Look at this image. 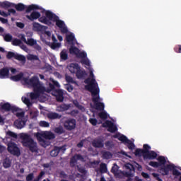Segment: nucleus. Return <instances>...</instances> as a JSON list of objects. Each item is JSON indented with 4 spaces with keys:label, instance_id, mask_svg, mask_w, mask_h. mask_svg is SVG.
I'll list each match as a JSON object with an SVG mask.
<instances>
[{
    "label": "nucleus",
    "instance_id": "24",
    "mask_svg": "<svg viewBox=\"0 0 181 181\" xmlns=\"http://www.w3.org/2000/svg\"><path fill=\"white\" fill-rule=\"evenodd\" d=\"M26 18L27 19H29V21H31V22H33V21L39 19V18H40V13L37 11H33L30 16L27 15Z\"/></svg>",
    "mask_w": 181,
    "mask_h": 181
},
{
    "label": "nucleus",
    "instance_id": "50",
    "mask_svg": "<svg viewBox=\"0 0 181 181\" xmlns=\"http://www.w3.org/2000/svg\"><path fill=\"white\" fill-rule=\"evenodd\" d=\"M3 166L5 169H8V168H11V161L9 160H6L3 163Z\"/></svg>",
    "mask_w": 181,
    "mask_h": 181
},
{
    "label": "nucleus",
    "instance_id": "11",
    "mask_svg": "<svg viewBox=\"0 0 181 181\" xmlns=\"http://www.w3.org/2000/svg\"><path fill=\"white\" fill-rule=\"evenodd\" d=\"M52 95L55 97V100L57 103H63L64 101V92L62 89L53 90L51 93Z\"/></svg>",
    "mask_w": 181,
    "mask_h": 181
},
{
    "label": "nucleus",
    "instance_id": "48",
    "mask_svg": "<svg viewBox=\"0 0 181 181\" xmlns=\"http://www.w3.org/2000/svg\"><path fill=\"white\" fill-rule=\"evenodd\" d=\"M37 115H39V112L37 111H32L30 112V117L32 118V119L37 118Z\"/></svg>",
    "mask_w": 181,
    "mask_h": 181
},
{
    "label": "nucleus",
    "instance_id": "38",
    "mask_svg": "<svg viewBox=\"0 0 181 181\" xmlns=\"http://www.w3.org/2000/svg\"><path fill=\"white\" fill-rule=\"evenodd\" d=\"M98 117L101 119H107L108 118V114H107L106 112H100L98 113Z\"/></svg>",
    "mask_w": 181,
    "mask_h": 181
},
{
    "label": "nucleus",
    "instance_id": "31",
    "mask_svg": "<svg viewBox=\"0 0 181 181\" xmlns=\"http://www.w3.org/2000/svg\"><path fill=\"white\" fill-rule=\"evenodd\" d=\"M54 132H55V134H57L58 135H62V134H64L66 131H64V129L63 128V127L59 126L58 127L54 128Z\"/></svg>",
    "mask_w": 181,
    "mask_h": 181
},
{
    "label": "nucleus",
    "instance_id": "30",
    "mask_svg": "<svg viewBox=\"0 0 181 181\" xmlns=\"http://www.w3.org/2000/svg\"><path fill=\"white\" fill-rule=\"evenodd\" d=\"M12 6V3L9 1H3L0 2V8H3L4 9H8V8H11Z\"/></svg>",
    "mask_w": 181,
    "mask_h": 181
},
{
    "label": "nucleus",
    "instance_id": "28",
    "mask_svg": "<svg viewBox=\"0 0 181 181\" xmlns=\"http://www.w3.org/2000/svg\"><path fill=\"white\" fill-rule=\"evenodd\" d=\"M25 124L26 123L23 120H16L14 122V125L18 129H22V128H23V127H25Z\"/></svg>",
    "mask_w": 181,
    "mask_h": 181
},
{
    "label": "nucleus",
    "instance_id": "26",
    "mask_svg": "<svg viewBox=\"0 0 181 181\" xmlns=\"http://www.w3.org/2000/svg\"><path fill=\"white\" fill-rule=\"evenodd\" d=\"M80 69V66H78V64L75 63V64H71L69 68V70L72 74H76Z\"/></svg>",
    "mask_w": 181,
    "mask_h": 181
},
{
    "label": "nucleus",
    "instance_id": "2",
    "mask_svg": "<svg viewBox=\"0 0 181 181\" xmlns=\"http://www.w3.org/2000/svg\"><path fill=\"white\" fill-rule=\"evenodd\" d=\"M24 84L30 86L34 92L30 93V100H37L40 97V94L46 93V88L43 86V83L39 80V77L34 76L30 79L23 78Z\"/></svg>",
    "mask_w": 181,
    "mask_h": 181
},
{
    "label": "nucleus",
    "instance_id": "57",
    "mask_svg": "<svg viewBox=\"0 0 181 181\" xmlns=\"http://www.w3.org/2000/svg\"><path fill=\"white\" fill-rule=\"evenodd\" d=\"M174 51L175 53H181V45H177L174 47Z\"/></svg>",
    "mask_w": 181,
    "mask_h": 181
},
{
    "label": "nucleus",
    "instance_id": "34",
    "mask_svg": "<svg viewBox=\"0 0 181 181\" xmlns=\"http://www.w3.org/2000/svg\"><path fill=\"white\" fill-rule=\"evenodd\" d=\"M158 160L160 166H162V165H165L166 164V158H165L164 156H158Z\"/></svg>",
    "mask_w": 181,
    "mask_h": 181
},
{
    "label": "nucleus",
    "instance_id": "12",
    "mask_svg": "<svg viewBox=\"0 0 181 181\" xmlns=\"http://www.w3.org/2000/svg\"><path fill=\"white\" fill-rule=\"evenodd\" d=\"M76 119H68L64 122V127L66 131H73L76 129Z\"/></svg>",
    "mask_w": 181,
    "mask_h": 181
},
{
    "label": "nucleus",
    "instance_id": "49",
    "mask_svg": "<svg viewBox=\"0 0 181 181\" xmlns=\"http://www.w3.org/2000/svg\"><path fill=\"white\" fill-rule=\"evenodd\" d=\"M4 39L5 42H12V35L11 34H6Z\"/></svg>",
    "mask_w": 181,
    "mask_h": 181
},
{
    "label": "nucleus",
    "instance_id": "22",
    "mask_svg": "<svg viewBox=\"0 0 181 181\" xmlns=\"http://www.w3.org/2000/svg\"><path fill=\"white\" fill-rule=\"evenodd\" d=\"M23 78H28V80H30L29 76L23 77V72H20L18 74L11 77V80H12L13 81H21V80H22V81L25 83V81L23 80Z\"/></svg>",
    "mask_w": 181,
    "mask_h": 181
},
{
    "label": "nucleus",
    "instance_id": "20",
    "mask_svg": "<svg viewBox=\"0 0 181 181\" xmlns=\"http://www.w3.org/2000/svg\"><path fill=\"white\" fill-rule=\"evenodd\" d=\"M125 168L129 170V172H126V176H127L128 177H131V176H132V173H135V167H134L132 164L129 163L125 165Z\"/></svg>",
    "mask_w": 181,
    "mask_h": 181
},
{
    "label": "nucleus",
    "instance_id": "56",
    "mask_svg": "<svg viewBox=\"0 0 181 181\" xmlns=\"http://www.w3.org/2000/svg\"><path fill=\"white\" fill-rule=\"evenodd\" d=\"M59 47H60V43L52 42L51 44V49H53V50H54V49H57Z\"/></svg>",
    "mask_w": 181,
    "mask_h": 181
},
{
    "label": "nucleus",
    "instance_id": "25",
    "mask_svg": "<svg viewBox=\"0 0 181 181\" xmlns=\"http://www.w3.org/2000/svg\"><path fill=\"white\" fill-rule=\"evenodd\" d=\"M158 158V153L155 152L154 151H148L146 155H144V160L145 159H150L153 160L156 159Z\"/></svg>",
    "mask_w": 181,
    "mask_h": 181
},
{
    "label": "nucleus",
    "instance_id": "19",
    "mask_svg": "<svg viewBox=\"0 0 181 181\" xmlns=\"http://www.w3.org/2000/svg\"><path fill=\"white\" fill-rule=\"evenodd\" d=\"M94 148H104V140L103 139H95L92 141Z\"/></svg>",
    "mask_w": 181,
    "mask_h": 181
},
{
    "label": "nucleus",
    "instance_id": "41",
    "mask_svg": "<svg viewBox=\"0 0 181 181\" xmlns=\"http://www.w3.org/2000/svg\"><path fill=\"white\" fill-rule=\"evenodd\" d=\"M25 44L28 46H35V45H36V41L33 38H29Z\"/></svg>",
    "mask_w": 181,
    "mask_h": 181
},
{
    "label": "nucleus",
    "instance_id": "54",
    "mask_svg": "<svg viewBox=\"0 0 181 181\" xmlns=\"http://www.w3.org/2000/svg\"><path fill=\"white\" fill-rule=\"evenodd\" d=\"M89 122H90V124L92 125H93V127H95V125H97V124L98 122V120H97V119H95V118H90L89 119Z\"/></svg>",
    "mask_w": 181,
    "mask_h": 181
},
{
    "label": "nucleus",
    "instance_id": "45",
    "mask_svg": "<svg viewBox=\"0 0 181 181\" xmlns=\"http://www.w3.org/2000/svg\"><path fill=\"white\" fill-rule=\"evenodd\" d=\"M149 151H151L150 146L148 144H144L143 151L144 152L145 155H146V153H148V152H150Z\"/></svg>",
    "mask_w": 181,
    "mask_h": 181
},
{
    "label": "nucleus",
    "instance_id": "39",
    "mask_svg": "<svg viewBox=\"0 0 181 181\" xmlns=\"http://www.w3.org/2000/svg\"><path fill=\"white\" fill-rule=\"evenodd\" d=\"M56 136L51 132H46V139H54Z\"/></svg>",
    "mask_w": 181,
    "mask_h": 181
},
{
    "label": "nucleus",
    "instance_id": "23",
    "mask_svg": "<svg viewBox=\"0 0 181 181\" xmlns=\"http://www.w3.org/2000/svg\"><path fill=\"white\" fill-rule=\"evenodd\" d=\"M9 77V68L4 67L0 69V78H8Z\"/></svg>",
    "mask_w": 181,
    "mask_h": 181
},
{
    "label": "nucleus",
    "instance_id": "44",
    "mask_svg": "<svg viewBox=\"0 0 181 181\" xmlns=\"http://www.w3.org/2000/svg\"><path fill=\"white\" fill-rule=\"evenodd\" d=\"M6 135L8 136H11V138H14L15 139H16V138H18V134H16V133L11 132V131H8L6 132Z\"/></svg>",
    "mask_w": 181,
    "mask_h": 181
},
{
    "label": "nucleus",
    "instance_id": "15",
    "mask_svg": "<svg viewBox=\"0 0 181 181\" xmlns=\"http://www.w3.org/2000/svg\"><path fill=\"white\" fill-rule=\"evenodd\" d=\"M66 151V146H54V149L50 151V156H52V158H56L59 155V153L62 152V153H64Z\"/></svg>",
    "mask_w": 181,
    "mask_h": 181
},
{
    "label": "nucleus",
    "instance_id": "37",
    "mask_svg": "<svg viewBox=\"0 0 181 181\" xmlns=\"http://www.w3.org/2000/svg\"><path fill=\"white\" fill-rule=\"evenodd\" d=\"M60 57L61 60L66 61L67 59H69V54H67V52L64 50H62L60 53Z\"/></svg>",
    "mask_w": 181,
    "mask_h": 181
},
{
    "label": "nucleus",
    "instance_id": "32",
    "mask_svg": "<svg viewBox=\"0 0 181 181\" xmlns=\"http://www.w3.org/2000/svg\"><path fill=\"white\" fill-rule=\"evenodd\" d=\"M76 77L77 78H83L84 76H86V71H81V69H78V71H76Z\"/></svg>",
    "mask_w": 181,
    "mask_h": 181
},
{
    "label": "nucleus",
    "instance_id": "60",
    "mask_svg": "<svg viewBox=\"0 0 181 181\" xmlns=\"http://www.w3.org/2000/svg\"><path fill=\"white\" fill-rule=\"evenodd\" d=\"M74 104L79 110H83V108H84V107H83V105H80L78 101L74 102Z\"/></svg>",
    "mask_w": 181,
    "mask_h": 181
},
{
    "label": "nucleus",
    "instance_id": "59",
    "mask_svg": "<svg viewBox=\"0 0 181 181\" xmlns=\"http://www.w3.org/2000/svg\"><path fill=\"white\" fill-rule=\"evenodd\" d=\"M78 171L80 173H83V174H86V168H84L83 167H78Z\"/></svg>",
    "mask_w": 181,
    "mask_h": 181
},
{
    "label": "nucleus",
    "instance_id": "58",
    "mask_svg": "<svg viewBox=\"0 0 181 181\" xmlns=\"http://www.w3.org/2000/svg\"><path fill=\"white\" fill-rule=\"evenodd\" d=\"M152 176H153V177H155L156 180H157L158 181H163V180H162V178H160V177H159V174H158V173H152Z\"/></svg>",
    "mask_w": 181,
    "mask_h": 181
},
{
    "label": "nucleus",
    "instance_id": "27",
    "mask_svg": "<svg viewBox=\"0 0 181 181\" xmlns=\"http://www.w3.org/2000/svg\"><path fill=\"white\" fill-rule=\"evenodd\" d=\"M47 118L49 119H60L62 118V115H59V113L51 112L47 115Z\"/></svg>",
    "mask_w": 181,
    "mask_h": 181
},
{
    "label": "nucleus",
    "instance_id": "63",
    "mask_svg": "<svg viewBox=\"0 0 181 181\" xmlns=\"http://www.w3.org/2000/svg\"><path fill=\"white\" fill-rule=\"evenodd\" d=\"M16 26L18 28H20V29H23V28H25V24L23 23H16Z\"/></svg>",
    "mask_w": 181,
    "mask_h": 181
},
{
    "label": "nucleus",
    "instance_id": "16",
    "mask_svg": "<svg viewBox=\"0 0 181 181\" xmlns=\"http://www.w3.org/2000/svg\"><path fill=\"white\" fill-rule=\"evenodd\" d=\"M49 80L51 81V83L49 84V88L46 89V93H50L51 91V93H52V91L58 90V89H56V87L57 88L60 87V84H59V82H57V81H54V79L52 78H50Z\"/></svg>",
    "mask_w": 181,
    "mask_h": 181
},
{
    "label": "nucleus",
    "instance_id": "64",
    "mask_svg": "<svg viewBox=\"0 0 181 181\" xmlns=\"http://www.w3.org/2000/svg\"><path fill=\"white\" fill-rule=\"evenodd\" d=\"M38 19L39 22H41L42 23H46V16L40 17Z\"/></svg>",
    "mask_w": 181,
    "mask_h": 181
},
{
    "label": "nucleus",
    "instance_id": "36",
    "mask_svg": "<svg viewBox=\"0 0 181 181\" xmlns=\"http://www.w3.org/2000/svg\"><path fill=\"white\" fill-rule=\"evenodd\" d=\"M112 173L115 175V176H118L119 175V170L118 169V165H115L111 169Z\"/></svg>",
    "mask_w": 181,
    "mask_h": 181
},
{
    "label": "nucleus",
    "instance_id": "33",
    "mask_svg": "<svg viewBox=\"0 0 181 181\" xmlns=\"http://www.w3.org/2000/svg\"><path fill=\"white\" fill-rule=\"evenodd\" d=\"M135 156H143L144 158L145 153L142 148H136L134 152Z\"/></svg>",
    "mask_w": 181,
    "mask_h": 181
},
{
    "label": "nucleus",
    "instance_id": "46",
    "mask_svg": "<svg viewBox=\"0 0 181 181\" xmlns=\"http://www.w3.org/2000/svg\"><path fill=\"white\" fill-rule=\"evenodd\" d=\"M100 172L102 173H105L107 172V164H105V163L100 164Z\"/></svg>",
    "mask_w": 181,
    "mask_h": 181
},
{
    "label": "nucleus",
    "instance_id": "13",
    "mask_svg": "<svg viewBox=\"0 0 181 181\" xmlns=\"http://www.w3.org/2000/svg\"><path fill=\"white\" fill-rule=\"evenodd\" d=\"M0 110H4L6 112L11 111L12 112H18V111H19V107L12 106L9 103H6L2 105L0 104Z\"/></svg>",
    "mask_w": 181,
    "mask_h": 181
},
{
    "label": "nucleus",
    "instance_id": "6",
    "mask_svg": "<svg viewBox=\"0 0 181 181\" xmlns=\"http://www.w3.org/2000/svg\"><path fill=\"white\" fill-rule=\"evenodd\" d=\"M113 138L118 139V141H120V142H122V144H124V145L127 144V148L130 149V151L135 149V144H134L131 140L128 139L125 135L122 134L119 136V134H117L113 136Z\"/></svg>",
    "mask_w": 181,
    "mask_h": 181
},
{
    "label": "nucleus",
    "instance_id": "53",
    "mask_svg": "<svg viewBox=\"0 0 181 181\" xmlns=\"http://www.w3.org/2000/svg\"><path fill=\"white\" fill-rule=\"evenodd\" d=\"M34 177H35V175H34L33 173H31L26 176L25 180L26 181H32V180H33Z\"/></svg>",
    "mask_w": 181,
    "mask_h": 181
},
{
    "label": "nucleus",
    "instance_id": "7",
    "mask_svg": "<svg viewBox=\"0 0 181 181\" xmlns=\"http://www.w3.org/2000/svg\"><path fill=\"white\" fill-rule=\"evenodd\" d=\"M7 151L13 156H21V148L15 142L10 141L7 144Z\"/></svg>",
    "mask_w": 181,
    "mask_h": 181
},
{
    "label": "nucleus",
    "instance_id": "29",
    "mask_svg": "<svg viewBox=\"0 0 181 181\" xmlns=\"http://www.w3.org/2000/svg\"><path fill=\"white\" fill-rule=\"evenodd\" d=\"M22 101L27 105L28 109L32 108V105H33V102L30 101V99L28 98H22Z\"/></svg>",
    "mask_w": 181,
    "mask_h": 181
},
{
    "label": "nucleus",
    "instance_id": "5",
    "mask_svg": "<svg viewBox=\"0 0 181 181\" xmlns=\"http://www.w3.org/2000/svg\"><path fill=\"white\" fill-rule=\"evenodd\" d=\"M11 8H15L16 11H18V12H23V11L26 9L25 12L27 13H29V12H32V11H36L37 9H40L39 6L36 4H31L27 6L26 5L22 3H19L18 4H11Z\"/></svg>",
    "mask_w": 181,
    "mask_h": 181
},
{
    "label": "nucleus",
    "instance_id": "52",
    "mask_svg": "<svg viewBox=\"0 0 181 181\" xmlns=\"http://www.w3.org/2000/svg\"><path fill=\"white\" fill-rule=\"evenodd\" d=\"M81 63L82 64H85L86 66H90V60L86 57L82 58Z\"/></svg>",
    "mask_w": 181,
    "mask_h": 181
},
{
    "label": "nucleus",
    "instance_id": "18",
    "mask_svg": "<svg viewBox=\"0 0 181 181\" xmlns=\"http://www.w3.org/2000/svg\"><path fill=\"white\" fill-rule=\"evenodd\" d=\"M34 135L39 142H43L45 145L42 146L46 148V141L45 140L46 139V132H37Z\"/></svg>",
    "mask_w": 181,
    "mask_h": 181
},
{
    "label": "nucleus",
    "instance_id": "43",
    "mask_svg": "<svg viewBox=\"0 0 181 181\" xmlns=\"http://www.w3.org/2000/svg\"><path fill=\"white\" fill-rule=\"evenodd\" d=\"M77 164V158H76V156H73L70 160V165L71 168H74L76 165Z\"/></svg>",
    "mask_w": 181,
    "mask_h": 181
},
{
    "label": "nucleus",
    "instance_id": "61",
    "mask_svg": "<svg viewBox=\"0 0 181 181\" xmlns=\"http://www.w3.org/2000/svg\"><path fill=\"white\" fill-rule=\"evenodd\" d=\"M60 177H62V179H66L67 177V174L64 171H61L60 173Z\"/></svg>",
    "mask_w": 181,
    "mask_h": 181
},
{
    "label": "nucleus",
    "instance_id": "55",
    "mask_svg": "<svg viewBox=\"0 0 181 181\" xmlns=\"http://www.w3.org/2000/svg\"><path fill=\"white\" fill-rule=\"evenodd\" d=\"M65 80L67 83H74V80L73 79V77H71L70 76H66Z\"/></svg>",
    "mask_w": 181,
    "mask_h": 181
},
{
    "label": "nucleus",
    "instance_id": "42",
    "mask_svg": "<svg viewBox=\"0 0 181 181\" xmlns=\"http://www.w3.org/2000/svg\"><path fill=\"white\" fill-rule=\"evenodd\" d=\"M13 46H20V45H22V40L20 39L15 38L12 41Z\"/></svg>",
    "mask_w": 181,
    "mask_h": 181
},
{
    "label": "nucleus",
    "instance_id": "47",
    "mask_svg": "<svg viewBox=\"0 0 181 181\" xmlns=\"http://www.w3.org/2000/svg\"><path fill=\"white\" fill-rule=\"evenodd\" d=\"M172 170H173V176H180V175H181L180 172L179 171V170H177V169L175 168V165H173V168H172Z\"/></svg>",
    "mask_w": 181,
    "mask_h": 181
},
{
    "label": "nucleus",
    "instance_id": "14",
    "mask_svg": "<svg viewBox=\"0 0 181 181\" xmlns=\"http://www.w3.org/2000/svg\"><path fill=\"white\" fill-rule=\"evenodd\" d=\"M103 128H107L108 132H111V134H114L118 131V128L116 125L114 124V122L107 120L105 123L103 124Z\"/></svg>",
    "mask_w": 181,
    "mask_h": 181
},
{
    "label": "nucleus",
    "instance_id": "51",
    "mask_svg": "<svg viewBox=\"0 0 181 181\" xmlns=\"http://www.w3.org/2000/svg\"><path fill=\"white\" fill-rule=\"evenodd\" d=\"M148 165L150 166H152V168H159V166H160L159 165V163L158 162H156V161H150Z\"/></svg>",
    "mask_w": 181,
    "mask_h": 181
},
{
    "label": "nucleus",
    "instance_id": "3",
    "mask_svg": "<svg viewBox=\"0 0 181 181\" xmlns=\"http://www.w3.org/2000/svg\"><path fill=\"white\" fill-rule=\"evenodd\" d=\"M52 22H55V25L57 28H59L61 33L62 35H66L69 33V28H67V25H66V23H64L62 20H60L59 16L56 15L54 13L47 10L46 11V25L50 26L52 25Z\"/></svg>",
    "mask_w": 181,
    "mask_h": 181
},
{
    "label": "nucleus",
    "instance_id": "4",
    "mask_svg": "<svg viewBox=\"0 0 181 181\" xmlns=\"http://www.w3.org/2000/svg\"><path fill=\"white\" fill-rule=\"evenodd\" d=\"M22 144L25 148H28L29 151L33 153L35 152H37V144L35 142V140L32 139L30 135L24 134L22 136Z\"/></svg>",
    "mask_w": 181,
    "mask_h": 181
},
{
    "label": "nucleus",
    "instance_id": "62",
    "mask_svg": "<svg viewBox=\"0 0 181 181\" xmlns=\"http://www.w3.org/2000/svg\"><path fill=\"white\" fill-rule=\"evenodd\" d=\"M106 148H112V142L108 141L105 143Z\"/></svg>",
    "mask_w": 181,
    "mask_h": 181
},
{
    "label": "nucleus",
    "instance_id": "8",
    "mask_svg": "<svg viewBox=\"0 0 181 181\" xmlns=\"http://www.w3.org/2000/svg\"><path fill=\"white\" fill-rule=\"evenodd\" d=\"M33 30L35 32H41L42 35H40V38L42 42H46V40L43 38V36H46V26H43L38 23H33Z\"/></svg>",
    "mask_w": 181,
    "mask_h": 181
},
{
    "label": "nucleus",
    "instance_id": "21",
    "mask_svg": "<svg viewBox=\"0 0 181 181\" xmlns=\"http://www.w3.org/2000/svg\"><path fill=\"white\" fill-rule=\"evenodd\" d=\"M71 106L70 104H61L57 107L56 111L58 112H64V111H68V110H70V107Z\"/></svg>",
    "mask_w": 181,
    "mask_h": 181
},
{
    "label": "nucleus",
    "instance_id": "10",
    "mask_svg": "<svg viewBox=\"0 0 181 181\" xmlns=\"http://www.w3.org/2000/svg\"><path fill=\"white\" fill-rule=\"evenodd\" d=\"M69 53L70 54H74L76 57L80 59H83L84 57H87V53L85 52H80V49L74 45L71 46L69 48Z\"/></svg>",
    "mask_w": 181,
    "mask_h": 181
},
{
    "label": "nucleus",
    "instance_id": "9",
    "mask_svg": "<svg viewBox=\"0 0 181 181\" xmlns=\"http://www.w3.org/2000/svg\"><path fill=\"white\" fill-rule=\"evenodd\" d=\"M6 58L8 60H11V59L13 58L16 60H18V62H21V63H23V64L26 63V57L25 56L19 54H16L13 52H8L6 54Z\"/></svg>",
    "mask_w": 181,
    "mask_h": 181
},
{
    "label": "nucleus",
    "instance_id": "40",
    "mask_svg": "<svg viewBox=\"0 0 181 181\" xmlns=\"http://www.w3.org/2000/svg\"><path fill=\"white\" fill-rule=\"evenodd\" d=\"M74 39H76V37H74V35H73V34H69V35H66V42H68V43H71V42H73V40H74Z\"/></svg>",
    "mask_w": 181,
    "mask_h": 181
},
{
    "label": "nucleus",
    "instance_id": "1",
    "mask_svg": "<svg viewBox=\"0 0 181 181\" xmlns=\"http://www.w3.org/2000/svg\"><path fill=\"white\" fill-rule=\"evenodd\" d=\"M85 83L87 84L85 86V88L91 93L95 109L98 111H104L105 105L103 103L100 102V88L95 79L90 80V78H88L85 80Z\"/></svg>",
    "mask_w": 181,
    "mask_h": 181
},
{
    "label": "nucleus",
    "instance_id": "35",
    "mask_svg": "<svg viewBox=\"0 0 181 181\" xmlns=\"http://www.w3.org/2000/svg\"><path fill=\"white\" fill-rule=\"evenodd\" d=\"M112 158V153L110 151H105L103 153V159H111Z\"/></svg>",
    "mask_w": 181,
    "mask_h": 181
},
{
    "label": "nucleus",
    "instance_id": "17",
    "mask_svg": "<svg viewBox=\"0 0 181 181\" xmlns=\"http://www.w3.org/2000/svg\"><path fill=\"white\" fill-rule=\"evenodd\" d=\"M172 168H174L173 165L168 164L167 165H163V166L160 167L158 169V171L161 173V175H163V176H166V175H169V171L172 170Z\"/></svg>",
    "mask_w": 181,
    "mask_h": 181
}]
</instances>
